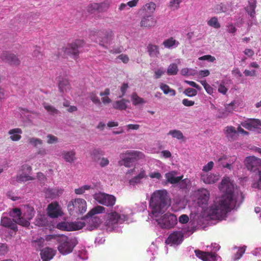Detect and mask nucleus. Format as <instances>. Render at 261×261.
<instances>
[{
	"label": "nucleus",
	"instance_id": "obj_1",
	"mask_svg": "<svg viewBox=\"0 0 261 261\" xmlns=\"http://www.w3.org/2000/svg\"><path fill=\"white\" fill-rule=\"evenodd\" d=\"M219 189L224 192L217 202L212 205L208 214L212 219H220L237 205V197L234 193V185L228 177H224L219 186Z\"/></svg>",
	"mask_w": 261,
	"mask_h": 261
},
{
	"label": "nucleus",
	"instance_id": "obj_2",
	"mask_svg": "<svg viewBox=\"0 0 261 261\" xmlns=\"http://www.w3.org/2000/svg\"><path fill=\"white\" fill-rule=\"evenodd\" d=\"M169 197L166 190H157L153 193L149 201L151 213L155 217L164 212L169 204Z\"/></svg>",
	"mask_w": 261,
	"mask_h": 261
},
{
	"label": "nucleus",
	"instance_id": "obj_3",
	"mask_svg": "<svg viewBox=\"0 0 261 261\" xmlns=\"http://www.w3.org/2000/svg\"><path fill=\"white\" fill-rule=\"evenodd\" d=\"M105 208L102 206L98 205L91 209L85 216V219L87 220L88 229L92 230L97 228L101 222L99 218L94 216L96 214L103 213Z\"/></svg>",
	"mask_w": 261,
	"mask_h": 261
},
{
	"label": "nucleus",
	"instance_id": "obj_4",
	"mask_svg": "<svg viewBox=\"0 0 261 261\" xmlns=\"http://www.w3.org/2000/svg\"><path fill=\"white\" fill-rule=\"evenodd\" d=\"M60 239L58 242L59 244L58 247L59 251L62 254L71 252L76 245L75 240L64 234Z\"/></svg>",
	"mask_w": 261,
	"mask_h": 261
},
{
	"label": "nucleus",
	"instance_id": "obj_5",
	"mask_svg": "<svg viewBox=\"0 0 261 261\" xmlns=\"http://www.w3.org/2000/svg\"><path fill=\"white\" fill-rule=\"evenodd\" d=\"M67 208L70 214H73L74 212L83 214L87 210V203L84 199L76 198L69 202Z\"/></svg>",
	"mask_w": 261,
	"mask_h": 261
},
{
	"label": "nucleus",
	"instance_id": "obj_6",
	"mask_svg": "<svg viewBox=\"0 0 261 261\" xmlns=\"http://www.w3.org/2000/svg\"><path fill=\"white\" fill-rule=\"evenodd\" d=\"M85 42L83 40H76L74 42L68 44L63 48L65 54L71 56L73 59L77 60L79 56V49L83 47Z\"/></svg>",
	"mask_w": 261,
	"mask_h": 261
},
{
	"label": "nucleus",
	"instance_id": "obj_7",
	"mask_svg": "<svg viewBox=\"0 0 261 261\" xmlns=\"http://www.w3.org/2000/svg\"><path fill=\"white\" fill-rule=\"evenodd\" d=\"M158 224L162 228L170 229L173 227L177 222L176 216L167 213L156 220Z\"/></svg>",
	"mask_w": 261,
	"mask_h": 261
},
{
	"label": "nucleus",
	"instance_id": "obj_8",
	"mask_svg": "<svg viewBox=\"0 0 261 261\" xmlns=\"http://www.w3.org/2000/svg\"><path fill=\"white\" fill-rule=\"evenodd\" d=\"M245 165L250 172L258 173L261 171V159L254 156H249L245 158Z\"/></svg>",
	"mask_w": 261,
	"mask_h": 261
},
{
	"label": "nucleus",
	"instance_id": "obj_9",
	"mask_svg": "<svg viewBox=\"0 0 261 261\" xmlns=\"http://www.w3.org/2000/svg\"><path fill=\"white\" fill-rule=\"evenodd\" d=\"M114 35L113 32L111 29L98 31L97 32V39L99 45L107 48L113 39Z\"/></svg>",
	"mask_w": 261,
	"mask_h": 261
},
{
	"label": "nucleus",
	"instance_id": "obj_10",
	"mask_svg": "<svg viewBox=\"0 0 261 261\" xmlns=\"http://www.w3.org/2000/svg\"><path fill=\"white\" fill-rule=\"evenodd\" d=\"M94 198L97 202L106 206H113L116 202L114 196L103 193L95 194Z\"/></svg>",
	"mask_w": 261,
	"mask_h": 261
},
{
	"label": "nucleus",
	"instance_id": "obj_11",
	"mask_svg": "<svg viewBox=\"0 0 261 261\" xmlns=\"http://www.w3.org/2000/svg\"><path fill=\"white\" fill-rule=\"evenodd\" d=\"M9 215L10 217L13 218V220L17 224L21 225L22 226L27 227L30 224V222L27 220L23 218V216H21V212L20 208H13L10 212Z\"/></svg>",
	"mask_w": 261,
	"mask_h": 261
},
{
	"label": "nucleus",
	"instance_id": "obj_12",
	"mask_svg": "<svg viewBox=\"0 0 261 261\" xmlns=\"http://www.w3.org/2000/svg\"><path fill=\"white\" fill-rule=\"evenodd\" d=\"M47 214L51 218H56L62 215L61 208L57 202H51L47 207Z\"/></svg>",
	"mask_w": 261,
	"mask_h": 261
},
{
	"label": "nucleus",
	"instance_id": "obj_13",
	"mask_svg": "<svg viewBox=\"0 0 261 261\" xmlns=\"http://www.w3.org/2000/svg\"><path fill=\"white\" fill-rule=\"evenodd\" d=\"M236 160L237 157L235 156L228 157L226 155H223L218 159L217 163L219 166L231 170L232 169V165L235 162Z\"/></svg>",
	"mask_w": 261,
	"mask_h": 261
},
{
	"label": "nucleus",
	"instance_id": "obj_14",
	"mask_svg": "<svg viewBox=\"0 0 261 261\" xmlns=\"http://www.w3.org/2000/svg\"><path fill=\"white\" fill-rule=\"evenodd\" d=\"M83 226L82 223H81L80 226H78L73 222H61L57 224L56 228L61 230L72 231L80 229L83 228Z\"/></svg>",
	"mask_w": 261,
	"mask_h": 261
},
{
	"label": "nucleus",
	"instance_id": "obj_15",
	"mask_svg": "<svg viewBox=\"0 0 261 261\" xmlns=\"http://www.w3.org/2000/svg\"><path fill=\"white\" fill-rule=\"evenodd\" d=\"M1 58L3 61L12 65L18 66L20 64V61L18 57L12 53L8 52L3 53Z\"/></svg>",
	"mask_w": 261,
	"mask_h": 261
},
{
	"label": "nucleus",
	"instance_id": "obj_16",
	"mask_svg": "<svg viewBox=\"0 0 261 261\" xmlns=\"http://www.w3.org/2000/svg\"><path fill=\"white\" fill-rule=\"evenodd\" d=\"M197 257L203 261H216L217 254L215 252H204L199 250H195Z\"/></svg>",
	"mask_w": 261,
	"mask_h": 261
},
{
	"label": "nucleus",
	"instance_id": "obj_17",
	"mask_svg": "<svg viewBox=\"0 0 261 261\" xmlns=\"http://www.w3.org/2000/svg\"><path fill=\"white\" fill-rule=\"evenodd\" d=\"M156 20L152 15L143 16L140 21V26L148 29L154 27L156 24Z\"/></svg>",
	"mask_w": 261,
	"mask_h": 261
},
{
	"label": "nucleus",
	"instance_id": "obj_18",
	"mask_svg": "<svg viewBox=\"0 0 261 261\" xmlns=\"http://www.w3.org/2000/svg\"><path fill=\"white\" fill-rule=\"evenodd\" d=\"M184 234L182 231H175L171 233L168 237L167 242L173 244H179L183 240Z\"/></svg>",
	"mask_w": 261,
	"mask_h": 261
},
{
	"label": "nucleus",
	"instance_id": "obj_19",
	"mask_svg": "<svg viewBox=\"0 0 261 261\" xmlns=\"http://www.w3.org/2000/svg\"><path fill=\"white\" fill-rule=\"evenodd\" d=\"M198 199L197 203L200 206L205 205L210 198V193L205 189H202L198 191Z\"/></svg>",
	"mask_w": 261,
	"mask_h": 261
},
{
	"label": "nucleus",
	"instance_id": "obj_20",
	"mask_svg": "<svg viewBox=\"0 0 261 261\" xmlns=\"http://www.w3.org/2000/svg\"><path fill=\"white\" fill-rule=\"evenodd\" d=\"M61 156L66 162L71 164L73 163L77 160L76 152L73 149L62 151L61 152Z\"/></svg>",
	"mask_w": 261,
	"mask_h": 261
},
{
	"label": "nucleus",
	"instance_id": "obj_21",
	"mask_svg": "<svg viewBox=\"0 0 261 261\" xmlns=\"http://www.w3.org/2000/svg\"><path fill=\"white\" fill-rule=\"evenodd\" d=\"M121 219V216L119 214L116 212H112L107 215L106 224L108 226H112L118 223Z\"/></svg>",
	"mask_w": 261,
	"mask_h": 261
},
{
	"label": "nucleus",
	"instance_id": "obj_22",
	"mask_svg": "<svg viewBox=\"0 0 261 261\" xmlns=\"http://www.w3.org/2000/svg\"><path fill=\"white\" fill-rule=\"evenodd\" d=\"M219 179L218 174L203 173L201 174V180L206 184H212L217 182Z\"/></svg>",
	"mask_w": 261,
	"mask_h": 261
},
{
	"label": "nucleus",
	"instance_id": "obj_23",
	"mask_svg": "<svg viewBox=\"0 0 261 261\" xmlns=\"http://www.w3.org/2000/svg\"><path fill=\"white\" fill-rule=\"evenodd\" d=\"M1 224L3 226L5 227L8 228L15 231L17 230V223H16L13 220H11L9 218L6 217H2Z\"/></svg>",
	"mask_w": 261,
	"mask_h": 261
},
{
	"label": "nucleus",
	"instance_id": "obj_24",
	"mask_svg": "<svg viewBox=\"0 0 261 261\" xmlns=\"http://www.w3.org/2000/svg\"><path fill=\"white\" fill-rule=\"evenodd\" d=\"M55 255V251L51 248L47 247L41 251L40 256L43 261H49Z\"/></svg>",
	"mask_w": 261,
	"mask_h": 261
},
{
	"label": "nucleus",
	"instance_id": "obj_25",
	"mask_svg": "<svg viewBox=\"0 0 261 261\" xmlns=\"http://www.w3.org/2000/svg\"><path fill=\"white\" fill-rule=\"evenodd\" d=\"M166 178V183H170L171 184H176L179 181L182 179L183 176H175V172H169L166 173L165 175Z\"/></svg>",
	"mask_w": 261,
	"mask_h": 261
},
{
	"label": "nucleus",
	"instance_id": "obj_26",
	"mask_svg": "<svg viewBox=\"0 0 261 261\" xmlns=\"http://www.w3.org/2000/svg\"><path fill=\"white\" fill-rule=\"evenodd\" d=\"M124 155L125 156H128L134 162L142 159L144 156V155L143 153L140 151L136 150H127L124 153Z\"/></svg>",
	"mask_w": 261,
	"mask_h": 261
},
{
	"label": "nucleus",
	"instance_id": "obj_27",
	"mask_svg": "<svg viewBox=\"0 0 261 261\" xmlns=\"http://www.w3.org/2000/svg\"><path fill=\"white\" fill-rule=\"evenodd\" d=\"M226 137L229 140H234L237 138V132L234 127L232 126H227L224 129Z\"/></svg>",
	"mask_w": 261,
	"mask_h": 261
},
{
	"label": "nucleus",
	"instance_id": "obj_28",
	"mask_svg": "<svg viewBox=\"0 0 261 261\" xmlns=\"http://www.w3.org/2000/svg\"><path fill=\"white\" fill-rule=\"evenodd\" d=\"M58 87L59 91L63 93L67 92L71 89L68 80L65 78L62 79L61 80L59 81Z\"/></svg>",
	"mask_w": 261,
	"mask_h": 261
},
{
	"label": "nucleus",
	"instance_id": "obj_29",
	"mask_svg": "<svg viewBox=\"0 0 261 261\" xmlns=\"http://www.w3.org/2000/svg\"><path fill=\"white\" fill-rule=\"evenodd\" d=\"M22 133V130L19 128H13L8 132V134L11 135L10 138L13 141H19L21 138L20 134Z\"/></svg>",
	"mask_w": 261,
	"mask_h": 261
},
{
	"label": "nucleus",
	"instance_id": "obj_30",
	"mask_svg": "<svg viewBox=\"0 0 261 261\" xmlns=\"http://www.w3.org/2000/svg\"><path fill=\"white\" fill-rule=\"evenodd\" d=\"M147 49L151 57H158L160 55L159 47L156 45L149 43L147 47Z\"/></svg>",
	"mask_w": 261,
	"mask_h": 261
},
{
	"label": "nucleus",
	"instance_id": "obj_31",
	"mask_svg": "<svg viewBox=\"0 0 261 261\" xmlns=\"http://www.w3.org/2000/svg\"><path fill=\"white\" fill-rule=\"evenodd\" d=\"M146 177L145 171L143 170H141L139 174L130 179L129 183L130 185L134 186L137 184L141 182V180Z\"/></svg>",
	"mask_w": 261,
	"mask_h": 261
},
{
	"label": "nucleus",
	"instance_id": "obj_32",
	"mask_svg": "<svg viewBox=\"0 0 261 261\" xmlns=\"http://www.w3.org/2000/svg\"><path fill=\"white\" fill-rule=\"evenodd\" d=\"M106 5L103 3L101 4H97V3H93L89 5L87 7V11L90 13H93L95 12V11H98V12H101V11L100 10L101 8L105 7Z\"/></svg>",
	"mask_w": 261,
	"mask_h": 261
},
{
	"label": "nucleus",
	"instance_id": "obj_33",
	"mask_svg": "<svg viewBox=\"0 0 261 261\" xmlns=\"http://www.w3.org/2000/svg\"><path fill=\"white\" fill-rule=\"evenodd\" d=\"M256 7V0H249L248 6L246 8V11L248 14L252 17H254L255 13V8Z\"/></svg>",
	"mask_w": 261,
	"mask_h": 261
},
{
	"label": "nucleus",
	"instance_id": "obj_34",
	"mask_svg": "<svg viewBox=\"0 0 261 261\" xmlns=\"http://www.w3.org/2000/svg\"><path fill=\"white\" fill-rule=\"evenodd\" d=\"M126 102H129V101L124 99L117 100L114 102L113 107L116 110H124L127 108Z\"/></svg>",
	"mask_w": 261,
	"mask_h": 261
},
{
	"label": "nucleus",
	"instance_id": "obj_35",
	"mask_svg": "<svg viewBox=\"0 0 261 261\" xmlns=\"http://www.w3.org/2000/svg\"><path fill=\"white\" fill-rule=\"evenodd\" d=\"M228 9V5L223 3L216 5L214 8V12L216 14L226 13Z\"/></svg>",
	"mask_w": 261,
	"mask_h": 261
},
{
	"label": "nucleus",
	"instance_id": "obj_36",
	"mask_svg": "<svg viewBox=\"0 0 261 261\" xmlns=\"http://www.w3.org/2000/svg\"><path fill=\"white\" fill-rule=\"evenodd\" d=\"M156 8V4L152 2H149L148 3L146 4L141 8L142 11H145L146 12L150 14V15H152Z\"/></svg>",
	"mask_w": 261,
	"mask_h": 261
},
{
	"label": "nucleus",
	"instance_id": "obj_37",
	"mask_svg": "<svg viewBox=\"0 0 261 261\" xmlns=\"http://www.w3.org/2000/svg\"><path fill=\"white\" fill-rule=\"evenodd\" d=\"M120 158L122 160L119 162L120 165H123L125 167L128 168L130 167L133 165V163L134 162L128 156H125L124 153L120 154Z\"/></svg>",
	"mask_w": 261,
	"mask_h": 261
},
{
	"label": "nucleus",
	"instance_id": "obj_38",
	"mask_svg": "<svg viewBox=\"0 0 261 261\" xmlns=\"http://www.w3.org/2000/svg\"><path fill=\"white\" fill-rule=\"evenodd\" d=\"M35 212L33 207L27 206L26 211L23 214V218L29 221L33 219Z\"/></svg>",
	"mask_w": 261,
	"mask_h": 261
},
{
	"label": "nucleus",
	"instance_id": "obj_39",
	"mask_svg": "<svg viewBox=\"0 0 261 261\" xmlns=\"http://www.w3.org/2000/svg\"><path fill=\"white\" fill-rule=\"evenodd\" d=\"M160 87L165 94H169L171 96H174L176 94L175 91L174 89L170 88L167 84L161 83Z\"/></svg>",
	"mask_w": 261,
	"mask_h": 261
},
{
	"label": "nucleus",
	"instance_id": "obj_40",
	"mask_svg": "<svg viewBox=\"0 0 261 261\" xmlns=\"http://www.w3.org/2000/svg\"><path fill=\"white\" fill-rule=\"evenodd\" d=\"M179 42L176 41L173 37L166 39L163 42V45L164 47L168 48L173 47L175 45L177 46Z\"/></svg>",
	"mask_w": 261,
	"mask_h": 261
},
{
	"label": "nucleus",
	"instance_id": "obj_41",
	"mask_svg": "<svg viewBox=\"0 0 261 261\" xmlns=\"http://www.w3.org/2000/svg\"><path fill=\"white\" fill-rule=\"evenodd\" d=\"M132 101L134 106L145 103V101L143 98L139 97L136 93H133L131 96Z\"/></svg>",
	"mask_w": 261,
	"mask_h": 261
},
{
	"label": "nucleus",
	"instance_id": "obj_42",
	"mask_svg": "<svg viewBox=\"0 0 261 261\" xmlns=\"http://www.w3.org/2000/svg\"><path fill=\"white\" fill-rule=\"evenodd\" d=\"M177 187L178 188L185 190L187 189L189 187L190 185V180L188 178H185L184 179H180L178 182L176 183Z\"/></svg>",
	"mask_w": 261,
	"mask_h": 261
},
{
	"label": "nucleus",
	"instance_id": "obj_43",
	"mask_svg": "<svg viewBox=\"0 0 261 261\" xmlns=\"http://www.w3.org/2000/svg\"><path fill=\"white\" fill-rule=\"evenodd\" d=\"M168 135H171L172 138H176L178 140H181L184 138V136L182 132L177 129L170 130L168 133Z\"/></svg>",
	"mask_w": 261,
	"mask_h": 261
},
{
	"label": "nucleus",
	"instance_id": "obj_44",
	"mask_svg": "<svg viewBox=\"0 0 261 261\" xmlns=\"http://www.w3.org/2000/svg\"><path fill=\"white\" fill-rule=\"evenodd\" d=\"M47 223V221L44 215H40L35 220V224L39 226H45Z\"/></svg>",
	"mask_w": 261,
	"mask_h": 261
},
{
	"label": "nucleus",
	"instance_id": "obj_45",
	"mask_svg": "<svg viewBox=\"0 0 261 261\" xmlns=\"http://www.w3.org/2000/svg\"><path fill=\"white\" fill-rule=\"evenodd\" d=\"M207 24L215 29H219L221 25L218 21V18L216 16L212 17L208 21Z\"/></svg>",
	"mask_w": 261,
	"mask_h": 261
},
{
	"label": "nucleus",
	"instance_id": "obj_46",
	"mask_svg": "<svg viewBox=\"0 0 261 261\" xmlns=\"http://www.w3.org/2000/svg\"><path fill=\"white\" fill-rule=\"evenodd\" d=\"M178 67L176 64H171L168 67L167 73L168 75H176L178 72Z\"/></svg>",
	"mask_w": 261,
	"mask_h": 261
},
{
	"label": "nucleus",
	"instance_id": "obj_47",
	"mask_svg": "<svg viewBox=\"0 0 261 261\" xmlns=\"http://www.w3.org/2000/svg\"><path fill=\"white\" fill-rule=\"evenodd\" d=\"M44 109L48 112L50 115H54L58 114L59 113L58 110L56 109L54 106L49 105L46 103L43 104Z\"/></svg>",
	"mask_w": 261,
	"mask_h": 261
},
{
	"label": "nucleus",
	"instance_id": "obj_48",
	"mask_svg": "<svg viewBox=\"0 0 261 261\" xmlns=\"http://www.w3.org/2000/svg\"><path fill=\"white\" fill-rule=\"evenodd\" d=\"M28 141L29 144L32 145L35 147H36L38 145H41L43 143L41 139L34 137L29 138Z\"/></svg>",
	"mask_w": 261,
	"mask_h": 261
},
{
	"label": "nucleus",
	"instance_id": "obj_49",
	"mask_svg": "<svg viewBox=\"0 0 261 261\" xmlns=\"http://www.w3.org/2000/svg\"><path fill=\"white\" fill-rule=\"evenodd\" d=\"M181 2V0H170L169 7L171 10H176L179 8Z\"/></svg>",
	"mask_w": 261,
	"mask_h": 261
},
{
	"label": "nucleus",
	"instance_id": "obj_50",
	"mask_svg": "<svg viewBox=\"0 0 261 261\" xmlns=\"http://www.w3.org/2000/svg\"><path fill=\"white\" fill-rule=\"evenodd\" d=\"M89 97L90 99L95 105H100L101 102L100 99L96 95V94L95 92H91L89 93Z\"/></svg>",
	"mask_w": 261,
	"mask_h": 261
},
{
	"label": "nucleus",
	"instance_id": "obj_51",
	"mask_svg": "<svg viewBox=\"0 0 261 261\" xmlns=\"http://www.w3.org/2000/svg\"><path fill=\"white\" fill-rule=\"evenodd\" d=\"M63 234H49L47 235L45 237V239L47 241H50L52 240H56L57 242L59 241L60 239L61 238V237H62Z\"/></svg>",
	"mask_w": 261,
	"mask_h": 261
},
{
	"label": "nucleus",
	"instance_id": "obj_52",
	"mask_svg": "<svg viewBox=\"0 0 261 261\" xmlns=\"http://www.w3.org/2000/svg\"><path fill=\"white\" fill-rule=\"evenodd\" d=\"M91 188V187L88 185H84L79 188L75 189L74 190L75 193L77 195L83 194L86 190H88Z\"/></svg>",
	"mask_w": 261,
	"mask_h": 261
},
{
	"label": "nucleus",
	"instance_id": "obj_53",
	"mask_svg": "<svg viewBox=\"0 0 261 261\" xmlns=\"http://www.w3.org/2000/svg\"><path fill=\"white\" fill-rule=\"evenodd\" d=\"M184 93L188 96L192 97L197 94V91L194 89L188 88L185 90Z\"/></svg>",
	"mask_w": 261,
	"mask_h": 261
},
{
	"label": "nucleus",
	"instance_id": "obj_54",
	"mask_svg": "<svg viewBox=\"0 0 261 261\" xmlns=\"http://www.w3.org/2000/svg\"><path fill=\"white\" fill-rule=\"evenodd\" d=\"M249 121L253 128H257L259 126H261V120L258 119H250Z\"/></svg>",
	"mask_w": 261,
	"mask_h": 261
},
{
	"label": "nucleus",
	"instance_id": "obj_55",
	"mask_svg": "<svg viewBox=\"0 0 261 261\" xmlns=\"http://www.w3.org/2000/svg\"><path fill=\"white\" fill-rule=\"evenodd\" d=\"M246 250V247H241L239 249L237 253L235 254L234 256V260H238L240 259L243 254L245 253Z\"/></svg>",
	"mask_w": 261,
	"mask_h": 261
},
{
	"label": "nucleus",
	"instance_id": "obj_56",
	"mask_svg": "<svg viewBox=\"0 0 261 261\" xmlns=\"http://www.w3.org/2000/svg\"><path fill=\"white\" fill-rule=\"evenodd\" d=\"M195 70L189 69L187 68H183L181 70V74L183 75H192L195 74Z\"/></svg>",
	"mask_w": 261,
	"mask_h": 261
},
{
	"label": "nucleus",
	"instance_id": "obj_57",
	"mask_svg": "<svg viewBox=\"0 0 261 261\" xmlns=\"http://www.w3.org/2000/svg\"><path fill=\"white\" fill-rule=\"evenodd\" d=\"M34 178L32 177L27 175H20L19 176L17 177V180L18 181H28V180H33Z\"/></svg>",
	"mask_w": 261,
	"mask_h": 261
},
{
	"label": "nucleus",
	"instance_id": "obj_58",
	"mask_svg": "<svg viewBox=\"0 0 261 261\" xmlns=\"http://www.w3.org/2000/svg\"><path fill=\"white\" fill-rule=\"evenodd\" d=\"M47 138L48 139L47 141L48 144H53L58 141V138L53 135H48L47 136Z\"/></svg>",
	"mask_w": 261,
	"mask_h": 261
},
{
	"label": "nucleus",
	"instance_id": "obj_59",
	"mask_svg": "<svg viewBox=\"0 0 261 261\" xmlns=\"http://www.w3.org/2000/svg\"><path fill=\"white\" fill-rule=\"evenodd\" d=\"M199 60H207L210 62H214L216 59L214 57L212 56L211 55H204L202 57L199 58Z\"/></svg>",
	"mask_w": 261,
	"mask_h": 261
},
{
	"label": "nucleus",
	"instance_id": "obj_60",
	"mask_svg": "<svg viewBox=\"0 0 261 261\" xmlns=\"http://www.w3.org/2000/svg\"><path fill=\"white\" fill-rule=\"evenodd\" d=\"M214 166V163L212 161L209 162L206 165L203 167L202 170L205 172H208L211 170Z\"/></svg>",
	"mask_w": 261,
	"mask_h": 261
},
{
	"label": "nucleus",
	"instance_id": "obj_61",
	"mask_svg": "<svg viewBox=\"0 0 261 261\" xmlns=\"http://www.w3.org/2000/svg\"><path fill=\"white\" fill-rule=\"evenodd\" d=\"M189 217L187 215H181L179 217V222L182 224H186L189 221Z\"/></svg>",
	"mask_w": 261,
	"mask_h": 261
},
{
	"label": "nucleus",
	"instance_id": "obj_62",
	"mask_svg": "<svg viewBox=\"0 0 261 261\" xmlns=\"http://www.w3.org/2000/svg\"><path fill=\"white\" fill-rule=\"evenodd\" d=\"M117 58L121 60L125 64L127 63L129 61V58L126 55L121 54L117 57Z\"/></svg>",
	"mask_w": 261,
	"mask_h": 261
},
{
	"label": "nucleus",
	"instance_id": "obj_63",
	"mask_svg": "<svg viewBox=\"0 0 261 261\" xmlns=\"http://www.w3.org/2000/svg\"><path fill=\"white\" fill-rule=\"evenodd\" d=\"M182 233L184 234H187L188 233H193L195 231V229L193 227H187L182 229Z\"/></svg>",
	"mask_w": 261,
	"mask_h": 261
},
{
	"label": "nucleus",
	"instance_id": "obj_64",
	"mask_svg": "<svg viewBox=\"0 0 261 261\" xmlns=\"http://www.w3.org/2000/svg\"><path fill=\"white\" fill-rule=\"evenodd\" d=\"M244 73L246 76H255L256 75V71L255 70L250 71L249 70L245 69L244 71Z\"/></svg>",
	"mask_w": 261,
	"mask_h": 261
}]
</instances>
